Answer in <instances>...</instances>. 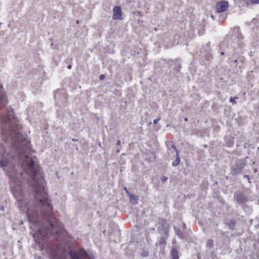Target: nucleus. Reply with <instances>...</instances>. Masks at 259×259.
<instances>
[{"label": "nucleus", "instance_id": "nucleus-37", "mask_svg": "<svg viewBox=\"0 0 259 259\" xmlns=\"http://www.w3.org/2000/svg\"><path fill=\"white\" fill-rule=\"evenodd\" d=\"M124 190H125L126 192L127 191V189H126V188H124Z\"/></svg>", "mask_w": 259, "mask_h": 259}, {"label": "nucleus", "instance_id": "nucleus-23", "mask_svg": "<svg viewBox=\"0 0 259 259\" xmlns=\"http://www.w3.org/2000/svg\"><path fill=\"white\" fill-rule=\"evenodd\" d=\"M121 147H118L116 148V152L119 153L120 151V148Z\"/></svg>", "mask_w": 259, "mask_h": 259}, {"label": "nucleus", "instance_id": "nucleus-35", "mask_svg": "<svg viewBox=\"0 0 259 259\" xmlns=\"http://www.w3.org/2000/svg\"><path fill=\"white\" fill-rule=\"evenodd\" d=\"M226 17H227V15H225V16H224V19H226Z\"/></svg>", "mask_w": 259, "mask_h": 259}, {"label": "nucleus", "instance_id": "nucleus-12", "mask_svg": "<svg viewBox=\"0 0 259 259\" xmlns=\"http://www.w3.org/2000/svg\"><path fill=\"white\" fill-rule=\"evenodd\" d=\"M175 232L177 234V235L180 238H183V233L181 232V231L180 230V229L177 228L175 227Z\"/></svg>", "mask_w": 259, "mask_h": 259}, {"label": "nucleus", "instance_id": "nucleus-24", "mask_svg": "<svg viewBox=\"0 0 259 259\" xmlns=\"http://www.w3.org/2000/svg\"><path fill=\"white\" fill-rule=\"evenodd\" d=\"M142 255L143 256H147L148 255V253L147 252H144V253H143L142 254Z\"/></svg>", "mask_w": 259, "mask_h": 259}, {"label": "nucleus", "instance_id": "nucleus-21", "mask_svg": "<svg viewBox=\"0 0 259 259\" xmlns=\"http://www.w3.org/2000/svg\"><path fill=\"white\" fill-rule=\"evenodd\" d=\"M116 146L121 147L120 141L119 140L117 141V143H116Z\"/></svg>", "mask_w": 259, "mask_h": 259}, {"label": "nucleus", "instance_id": "nucleus-15", "mask_svg": "<svg viewBox=\"0 0 259 259\" xmlns=\"http://www.w3.org/2000/svg\"><path fill=\"white\" fill-rule=\"evenodd\" d=\"M235 225V222L234 221H231L230 223H229L228 226L231 229H233Z\"/></svg>", "mask_w": 259, "mask_h": 259}, {"label": "nucleus", "instance_id": "nucleus-34", "mask_svg": "<svg viewBox=\"0 0 259 259\" xmlns=\"http://www.w3.org/2000/svg\"><path fill=\"white\" fill-rule=\"evenodd\" d=\"M99 146L101 148H102V146H101V144H100V143H99Z\"/></svg>", "mask_w": 259, "mask_h": 259}, {"label": "nucleus", "instance_id": "nucleus-2", "mask_svg": "<svg viewBox=\"0 0 259 259\" xmlns=\"http://www.w3.org/2000/svg\"><path fill=\"white\" fill-rule=\"evenodd\" d=\"M68 255L71 259H84L87 257V252L83 249H79L78 251L70 250L68 252Z\"/></svg>", "mask_w": 259, "mask_h": 259}, {"label": "nucleus", "instance_id": "nucleus-5", "mask_svg": "<svg viewBox=\"0 0 259 259\" xmlns=\"http://www.w3.org/2000/svg\"><path fill=\"white\" fill-rule=\"evenodd\" d=\"M245 164L244 163H238L233 166L231 173L233 175H236L240 174L245 167Z\"/></svg>", "mask_w": 259, "mask_h": 259}, {"label": "nucleus", "instance_id": "nucleus-13", "mask_svg": "<svg viewBox=\"0 0 259 259\" xmlns=\"http://www.w3.org/2000/svg\"><path fill=\"white\" fill-rule=\"evenodd\" d=\"M180 162V158L179 157H176V159L175 160H174L172 163V165L173 166H177Z\"/></svg>", "mask_w": 259, "mask_h": 259}, {"label": "nucleus", "instance_id": "nucleus-22", "mask_svg": "<svg viewBox=\"0 0 259 259\" xmlns=\"http://www.w3.org/2000/svg\"><path fill=\"white\" fill-rule=\"evenodd\" d=\"M104 78H105V75H104L102 74V75H101L100 76V79L101 80H103V79H104Z\"/></svg>", "mask_w": 259, "mask_h": 259}, {"label": "nucleus", "instance_id": "nucleus-27", "mask_svg": "<svg viewBox=\"0 0 259 259\" xmlns=\"http://www.w3.org/2000/svg\"><path fill=\"white\" fill-rule=\"evenodd\" d=\"M67 68H68V69H71V65H68V66H67Z\"/></svg>", "mask_w": 259, "mask_h": 259}, {"label": "nucleus", "instance_id": "nucleus-10", "mask_svg": "<svg viewBox=\"0 0 259 259\" xmlns=\"http://www.w3.org/2000/svg\"><path fill=\"white\" fill-rule=\"evenodd\" d=\"M166 238L165 237H161L158 243L157 244V246H159L161 249H163L166 245Z\"/></svg>", "mask_w": 259, "mask_h": 259}, {"label": "nucleus", "instance_id": "nucleus-30", "mask_svg": "<svg viewBox=\"0 0 259 259\" xmlns=\"http://www.w3.org/2000/svg\"><path fill=\"white\" fill-rule=\"evenodd\" d=\"M221 55H224V52H222L221 53Z\"/></svg>", "mask_w": 259, "mask_h": 259}, {"label": "nucleus", "instance_id": "nucleus-29", "mask_svg": "<svg viewBox=\"0 0 259 259\" xmlns=\"http://www.w3.org/2000/svg\"><path fill=\"white\" fill-rule=\"evenodd\" d=\"M184 120H185V121H188V118H187V117H185V118H184Z\"/></svg>", "mask_w": 259, "mask_h": 259}, {"label": "nucleus", "instance_id": "nucleus-28", "mask_svg": "<svg viewBox=\"0 0 259 259\" xmlns=\"http://www.w3.org/2000/svg\"><path fill=\"white\" fill-rule=\"evenodd\" d=\"M211 17L212 18V19L213 20H214V16H213V15H211Z\"/></svg>", "mask_w": 259, "mask_h": 259}, {"label": "nucleus", "instance_id": "nucleus-25", "mask_svg": "<svg viewBox=\"0 0 259 259\" xmlns=\"http://www.w3.org/2000/svg\"><path fill=\"white\" fill-rule=\"evenodd\" d=\"M244 178H247L248 179V182L250 183V180H249V177L248 175H244Z\"/></svg>", "mask_w": 259, "mask_h": 259}, {"label": "nucleus", "instance_id": "nucleus-4", "mask_svg": "<svg viewBox=\"0 0 259 259\" xmlns=\"http://www.w3.org/2000/svg\"><path fill=\"white\" fill-rule=\"evenodd\" d=\"M229 7L228 2L227 1H221L218 2L216 5L217 12L218 13L226 11Z\"/></svg>", "mask_w": 259, "mask_h": 259}, {"label": "nucleus", "instance_id": "nucleus-14", "mask_svg": "<svg viewBox=\"0 0 259 259\" xmlns=\"http://www.w3.org/2000/svg\"><path fill=\"white\" fill-rule=\"evenodd\" d=\"M213 246V240H208L206 242V246L210 248Z\"/></svg>", "mask_w": 259, "mask_h": 259}, {"label": "nucleus", "instance_id": "nucleus-11", "mask_svg": "<svg viewBox=\"0 0 259 259\" xmlns=\"http://www.w3.org/2000/svg\"><path fill=\"white\" fill-rule=\"evenodd\" d=\"M171 255L172 259H179L178 251L176 248H172L171 249Z\"/></svg>", "mask_w": 259, "mask_h": 259}, {"label": "nucleus", "instance_id": "nucleus-7", "mask_svg": "<svg viewBox=\"0 0 259 259\" xmlns=\"http://www.w3.org/2000/svg\"><path fill=\"white\" fill-rule=\"evenodd\" d=\"M122 11L120 7L116 6L113 9V19L114 20L120 19Z\"/></svg>", "mask_w": 259, "mask_h": 259}, {"label": "nucleus", "instance_id": "nucleus-8", "mask_svg": "<svg viewBox=\"0 0 259 259\" xmlns=\"http://www.w3.org/2000/svg\"><path fill=\"white\" fill-rule=\"evenodd\" d=\"M6 103L5 95L2 91V85H0V107L5 105Z\"/></svg>", "mask_w": 259, "mask_h": 259}, {"label": "nucleus", "instance_id": "nucleus-1", "mask_svg": "<svg viewBox=\"0 0 259 259\" xmlns=\"http://www.w3.org/2000/svg\"><path fill=\"white\" fill-rule=\"evenodd\" d=\"M18 133L17 142H14L11 147L7 148L6 142L0 143V167L6 171L10 177V188L17 198L21 195L22 190L20 186L22 172H18L15 169H8L7 166L13 168L12 160L15 157L24 161V170L30 177L29 184L35 192L34 205H28L27 215L29 221L37 226V231L33 238L38 244L44 245V242L49 237L53 234L59 235L63 229L62 223L53 214V207L45 191V183L40 170L35 165L36 157L29 156L27 152L30 150V142L25 137L20 139Z\"/></svg>", "mask_w": 259, "mask_h": 259}, {"label": "nucleus", "instance_id": "nucleus-3", "mask_svg": "<svg viewBox=\"0 0 259 259\" xmlns=\"http://www.w3.org/2000/svg\"><path fill=\"white\" fill-rule=\"evenodd\" d=\"M168 227L169 226L166 222L165 220H162L159 224L158 231L160 234L168 236Z\"/></svg>", "mask_w": 259, "mask_h": 259}, {"label": "nucleus", "instance_id": "nucleus-31", "mask_svg": "<svg viewBox=\"0 0 259 259\" xmlns=\"http://www.w3.org/2000/svg\"><path fill=\"white\" fill-rule=\"evenodd\" d=\"M72 141H77V140H76V139H72Z\"/></svg>", "mask_w": 259, "mask_h": 259}, {"label": "nucleus", "instance_id": "nucleus-20", "mask_svg": "<svg viewBox=\"0 0 259 259\" xmlns=\"http://www.w3.org/2000/svg\"><path fill=\"white\" fill-rule=\"evenodd\" d=\"M167 180V178L165 177H163V178L162 179V181L163 182H166V181Z\"/></svg>", "mask_w": 259, "mask_h": 259}, {"label": "nucleus", "instance_id": "nucleus-36", "mask_svg": "<svg viewBox=\"0 0 259 259\" xmlns=\"http://www.w3.org/2000/svg\"><path fill=\"white\" fill-rule=\"evenodd\" d=\"M234 62H235V63H236L237 62V60H235L234 61Z\"/></svg>", "mask_w": 259, "mask_h": 259}, {"label": "nucleus", "instance_id": "nucleus-33", "mask_svg": "<svg viewBox=\"0 0 259 259\" xmlns=\"http://www.w3.org/2000/svg\"><path fill=\"white\" fill-rule=\"evenodd\" d=\"M183 227H184V229H185V227H186V225H185V224H184V223H183Z\"/></svg>", "mask_w": 259, "mask_h": 259}, {"label": "nucleus", "instance_id": "nucleus-19", "mask_svg": "<svg viewBox=\"0 0 259 259\" xmlns=\"http://www.w3.org/2000/svg\"><path fill=\"white\" fill-rule=\"evenodd\" d=\"M160 118L155 119L153 121V123L156 124L158 123V122L159 121Z\"/></svg>", "mask_w": 259, "mask_h": 259}, {"label": "nucleus", "instance_id": "nucleus-18", "mask_svg": "<svg viewBox=\"0 0 259 259\" xmlns=\"http://www.w3.org/2000/svg\"><path fill=\"white\" fill-rule=\"evenodd\" d=\"M250 3L252 4H259V0H251Z\"/></svg>", "mask_w": 259, "mask_h": 259}, {"label": "nucleus", "instance_id": "nucleus-32", "mask_svg": "<svg viewBox=\"0 0 259 259\" xmlns=\"http://www.w3.org/2000/svg\"><path fill=\"white\" fill-rule=\"evenodd\" d=\"M0 208L2 209V210H3L4 209V207L3 206H1L0 207Z\"/></svg>", "mask_w": 259, "mask_h": 259}, {"label": "nucleus", "instance_id": "nucleus-17", "mask_svg": "<svg viewBox=\"0 0 259 259\" xmlns=\"http://www.w3.org/2000/svg\"><path fill=\"white\" fill-rule=\"evenodd\" d=\"M238 98H237V97H231V98L230 99V101L231 102V103H235V99H238Z\"/></svg>", "mask_w": 259, "mask_h": 259}, {"label": "nucleus", "instance_id": "nucleus-26", "mask_svg": "<svg viewBox=\"0 0 259 259\" xmlns=\"http://www.w3.org/2000/svg\"><path fill=\"white\" fill-rule=\"evenodd\" d=\"M135 197V195L133 194H132L130 195V198H131V200H132V197Z\"/></svg>", "mask_w": 259, "mask_h": 259}, {"label": "nucleus", "instance_id": "nucleus-9", "mask_svg": "<svg viewBox=\"0 0 259 259\" xmlns=\"http://www.w3.org/2000/svg\"><path fill=\"white\" fill-rule=\"evenodd\" d=\"M53 254H52L53 259H67L66 255H68V252H64L62 254H58L55 253V252H53Z\"/></svg>", "mask_w": 259, "mask_h": 259}, {"label": "nucleus", "instance_id": "nucleus-16", "mask_svg": "<svg viewBox=\"0 0 259 259\" xmlns=\"http://www.w3.org/2000/svg\"><path fill=\"white\" fill-rule=\"evenodd\" d=\"M172 148H174L175 149V151H176V157H179L180 151L176 149V146L175 145H172Z\"/></svg>", "mask_w": 259, "mask_h": 259}, {"label": "nucleus", "instance_id": "nucleus-6", "mask_svg": "<svg viewBox=\"0 0 259 259\" xmlns=\"http://www.w3.org/2000/svg\"><path fill=\"white\" fill-rule=\"evenodd\" d=\"M234 199L239 204H242L247 201V198L240 192H236L234 194Z\"/></svg>", "mask_w": 259, "mask_h": 259}]
</instances>
